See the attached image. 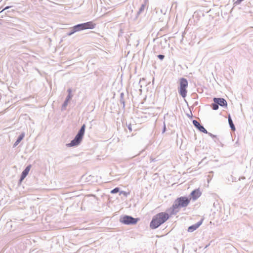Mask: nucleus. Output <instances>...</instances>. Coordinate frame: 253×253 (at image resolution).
Returning <instances> with one entry per match:
<instances>
[{
    "instance_id": "1",
    "label": "nucleus",
    "mask_w": 253,
    "mask_h": 253,
    "mask_svg": "<svg viewBox=\"0 0 253 253\" xmlns=\"http://www.w3.org/2000/svg\"><path fill=\"white\" fill-rule=\"evenodd\" d=\"M191 201V198L187 196L177 197L171 207L167 211H170V215H176L181 208H186Z\"/></svg>"
},
{
    "instance_id": "2",
    "label": "nucleus",
    "mask_w": 253,
    "mask_h": 253,
    "mask_svg": "<svg viewBox=\"0 0 253 253\" xmlns=\"http://www.w3.org/2000/svg\"><path fill=\"white\" fill-rule=\"evenodd\" d=\"M161 212L153 216L150 223V227L152 229H156L166 222L170 216V211Z\"/></svg>"
},
{
    "instance_id": "3",
    "label": "nucleus",
    "mask_w": 253,
    "mask_h": 253,
    "mask_svg": "<svg viewBox=\"0 0 253 253\" xmlns=\"http://www.w3.org/2000/svg\"><path fill=\"white\" fill-rule=\"evenodd\" d=\"M86 126L84 124L78 130L75 137L71 141L70 143L66 144L67 147H77L82 143L85 130Z\"/></svg>"
},
{
    "instance_id": "4",
    "label": "nucleus",
    "mask_w": 253,
    "mask_h": 253,
    "mask_svg": "<svg viewBox=\"0 0 253 253\" xmlns=\"http://www.w3.org/2000/svg\"><path fill=\"white\" fill-rule=\"evenodd\" d=\"M188 84V81L186 78L182 77L179 79L178 92L183 98L187 96Z\"/></svg>"
},
{
    "instance_id": "5",
    "label": "nucleus",
    "mask_w": 253,
    "mask_h": 253,
    "mask_svg": "<svg viewBox=\"0 0 253 253\" xmlns=\"http://www.w3.org/2000/svg\"><path fill=\"white\" fill-rule=\"evenodd\" d=\"M96 26L93 21H88L84 23H79L73 26L75 33L87 29H93Z\"/></svg>"
},
{
    "instance_id": "6",
    "label": "nucleus",
    "mask_w": 253,
    "mask_h": 253,
    "mask_svg": "<svg viewBox=\"0 0 253 253\" xmlns=\"http://www.w3.org/2000/svg\"><path fill=\"white\" fill-rule=\"evenodd\" d=\"M139 218H134L131 215H122L120 216L119 221L125 225H135L138 221Z\"/></svg>"
},
{
    "instance_id": "7",
    "label": "nucleus",
    "mask_w": 253,
    "mask_h": 253,
    "mask_svg": "<svg viewBox=\"0 0 253 253\" xmlns=\"http://www.w3.org/2000/svg\"><path fill=\"white\" fill-rule=\"evenodd\" d=\"M213 103L211 104V107L213 110H217L220 106L224 108H227V101L222 97H214Z\"/></svg>"
},
{
    "instance_id": "8",
    "label": "nucleus",
    "mask_w": 253,
    "mask_h": 253,
    "mask_svg": "<svg viewBox=\"0 0 253 253\" xmlns=\"http://www.w3.org/2000/svg\"><path fill=\"white\" fill-rule=\"evenodd\" d=\"M193 126L200 132L204 133H208L207 130L204 127L203 125L199 123L197 120H193L192 121Z\"/></svg>"
},
{
    "instance_id": "9",
    "label": "nucleus",
    "mask_w": 253,
    "mask_h": 253,
    "mask_svg": "<svg viewBox=\"0 0 253 253\" xmlns=\"http://www.w3.org/2000/svg\"><path fill=\"white\" fill-rule=\"evenodd\" d=\"M202 194L199 188L193 190L190 194L189 197L193 201L196 200Z\"/></svg>"
},
{
    "instance_id": "10",
    "label": "nucleus",
    "mask_w": 253,
    "mask_h": 253,
    "mask_svg": "<svg viewBox=\"0 0 253 253\" xmlns=\"http://www.w3.org/2000/svg\"><path fill=\"white\" fill-rule=\"evenodd\" d=\"M203 220L204 219L202 218L200 221L197 222L196 223L189 226L187 229V231L189 232H193V231H195L201 225L203 222Z\"/></svg>"
},
{
    "instance_id": "11",
    "label": "nucleus",
    "mask_w": 253,
    "mask_h": 253,
    "mask_svg": "<svg viewBox=\"0 0 253 253\" xmlns=\"http://www.w3.org/2000/svg\"><path fill=\"white\" fill-rule=\"evenodd\" d=\"M25 135V134L24 132H22V133H21V134L18 136L15 142L13 144V148L16 147L20 143V142L23 139Z\"/></svg>"
},
{
    "instance_id": "12",
    "label": "nucleus",
    "mask_w": 253,
    "mask_h": 253,
    "mask_svg": "<svg viewBox=\"0 0 253 253\" xmlns=\"http://www.w3.org/2000/svg\"><path fill=\"white\" fill-rule=\"evenodd\" d=\"M32 167L31 165H28L26 166V167L24 169L22 172L21 175L22 176V177H24L26 178V177L28 175L31 168Z\"/></svg>"
},
{
    "instance_id": "13",
    "label": "nucleus",
    "mask_w": 253,
    "mask_h": 253,
    "mask_svg": "<svg viewBox=\"0 0 253 253\" xmlns=\"http://www.w3.org/2000/svg\"><path fill=\"white\" fill-rule=\"evenodd\" d=\"M228 121L229 123V126L231 128V129L233 131H235L236 130L235 126L233 123V122L232 120L231 115L230 114L228 115Z\"/></svg>"
},
{
    "instance_id": "14",
    "label": "nucleus",
    "mask_w": 253,
    "mask_h": 253,
    "mask_svg": "<svg viewBox=\"0 0 253 253\" xmlns=\"http://www.w3.org/2000/svg\"><path fill=\"white\" fill-rule=\"evenodd\" d=\"M146 1H145L144 3L141 5L138 11L137 12L135 19H136L139 16V15L144 11L146 6Z\"/></svg>"
},
{
    "instance_id": "15",
    "label": "nucleus",
    "mask_w": 253,
    "mask_h": 253,
    "mask_svg": "<svg viewBox=\"0 0 253 253\" xmlns=\"http://www.w3.org/2000/svg\"><path fill=\"white\" fill-rule=\"evenodd\" d=\"M68 95L66 97L65 100L70 102L73 97L72 89L69 88L67 89Z\"/></svg>"
},
{
    "instance_id": "16",
    "label": "nucleus",
    "mask_w": 253,
    "mask_h": 253,
    "mask_svg": "<svg viewBox=\"0 0 253 253\" xmlns=\"http://www.w3.org/2000/svg\"><path fill=\"white\" fill-rule=\"evenodd\" d=\"M124 95H125L124 93L123 92H122L120 93V100H119L121 104H122L123 105V109H125V101L124 99Z\"/></svg>"
},
{
    "instance_id": "17",
    "label": "nucleus",
    "mask_w": 253,
    "mask_h": 253,
    "mask_svg": "<svg viewBox=\"0 0 253 253\" xmlns=\"http://www.w3.org/2000/svg\"><path fill=\"white\" fill-rule=\"evenodd\" d=\"M75 33V30L73 27H71L69 29V31L67 33L66 35L68 36H71V35H73Z\"/></svg>"
},
{
    "instance_id": "18",
    "label": "nucleus",
    "mask_w": 253,
    "mask_h": 253,
    "mask_svg": "<svg viewBox=\"0 0 253 253\" xmlns=\"http://www.w3.org/2000/svg\"><path fill=\"white\" fill-rule=\"evenodd\" d=\"M206 134H208L210 136H211L212 139H213L214 141L215 142H216L217 140H218V139L217 138V136L216 135L213 134L209 132H208V133H207Z\"/></svg>"
},
{
    "instance_id": "19",
    "label": "nucleus",
    "mask_w": 253,
    "mask_h": 253,
    "mask_svg": "<svg viewBox=\"0 0 253 253\" xmlns=\"http://www.w3.org/2000/svg\"><path fill=\"white\" fill-rule=\"evenodd\" d=\"M120 191V188L119 187H115L114 189H113L111 191L110 193L111 194H116V193H119Z\"/></svg>"
},
{
    "instance_id": "20",
    "label": "nucleus",
    "mask_w": 253,
    "mask_h": 253,
    "mask_svg": "<svg viewBox=\"0 0 253 253\" xmlns=\"http://www.w3.org/2000/svg\"><path fill=\"white\" fill-rule=\"evenodd\" d=\"M69 102L64 100V102L63 103L62 105L61 110H66V107L68 105Z\"/></svg>"
},
{
    "instance_id": "21",
    "label": "nucleus",
    "mask_w": 253,
    "mask_h": 253,
    "mask_svg": "<svg viewBox=\"0 0 253 253\" xmlns=\"http://www.w3.org/2000/svg\"><path fill=\"white\" fill-rule=\"evenodd\" d=\"M119 195H123L125 197H127V196L128 195H129V192H126V191H120Z\"/></svg>"
},
{
    "instance_id": "22",
    "label": "nucleus",
    "mask_w": 253,
    "mask_h": 253,
    "mask_svg": "<svg viewBox=\"0 0 253 253\" xmlns=\"http://www.w3.org/2000/svg\"><path fill=\"white\" fill-rule=\"evenodd\" d=\"M157 57L161 61H162L164 60L165 56L163 54H159L157 55Z\"/></svg>"
},
{
    "instance_id": "23",
    "label": "nucleus",
    "mask_w": 253,
    "mask_h": 253,
    "mask_svg": "<svg viewBox=\"0 0 253 253\" xmlns=\"http://www.w3.org/2000/svg\"><path fill=\"white\" fill-rule=\"evenodd\" d=\"M25 178V177L23 176L22 177V176L20 175V178L18 180V185H20Z\"/></svg>"
},
{
    "instance_id": "24",
    "label": "nucleus",
    "mask_w": 253,
    "mask_h": 253,
    "mask_svg": "<svg viewBox=\"0 0 253 253\" xmlns=\"http://www.w3.org/2000/svg\"><path fill=\"white\" fill-rule=\"evenodd\" d=\"M189 109H190V114L187 113L186 115V116L189 118L192 119L193 118V115H192V111H191V108H190V107H189Z\"/></svg>"
},
{
    "instance_id": "25",
    "label": "nucleus",
    "mask_w": 253,
    "mask_h": 253,
    "mask_svg": "<svg viewBox=\"0 0 253 253\" xmlns=\"http://www.w3.org/2000/svg\"><path fill=\"white\" fill-rule=\"evenodd\" d=\"M244 0H237L234 3L235 5L240 4Z\"/></svg>"
},
{
    "instance_id": "26",
    "label": "nucleus",
    "mask_w": 253,
    "mask_h": 253,
    "mask_svg": "<svg viewBox=\"0 0 253 253\" xmlns=\"http://www.w3.org/2000/svg\"><path fill=\"white\" fill-rule=\"evenodd\" d=\"M166 130H167V128H166L165 123L164 122L162 133H164L166 132Z\"/></svg>"
},
{
    "instance_id": "27",
    "label": "nucleus",
    "mask_w": 253,
    "mask_h": 253,
    "mask_svg": "<svg viewBox=\"0 0 253 253\" xmlns=\"http://www.w3.org/2000/svg\"><path fill=\"white\" fill-rule=\"evenodd\" d=\"M126 126H127V128L128 129V130H129L130 131H132V127H131V124H129L128 125H127V124H126Z\"/></svg>"
},
{
    "instance_id": "28",
    "label": "nucleus",
    "mask_w": 253,
    "mask_h": 253,
    "mask_svg": "<svg viewBox=\"0 0 253 253\" xmlns=\"http://www.w3.org/2000/svg\"><path fill=\"white\" fill-rule=\"evenodd\" d=\"M13 7V6H12V5L6 6H5V7L3 9V10H2V11H4V10H6V9H9V8H11V7Z\"/></svg>"
},
{
    "instance_id": "29",
    "label": "nucleus",
    "mask_w": 253,
    "mask_h": 253,
    "mask_svg": "<svg viewBox=\"0 0 253 253\" xmlns=\"http://www.w3.org/2000/svg\"><path fill=\"white\" fill-rule=\"evenodd\" d=\"M198 102L197 101H195V102L193 104V106L191 107L190 108H193L194 107L196 106L197 105H198Z\"/></svg>"
},
{
    "instance_id": "30",
    "label": "nucleus",
    "mask_w": 253,
    "mask_h": 253,
    "mask_svg": "<svg viewBox=\"0 0 253 253\" xmlns=\"http://www.w3.org/2000/svg\"><path fill=\"white\" fill-rule=\"evenodd\" d=\"M184 100H185V102L186 103V104L188 105V102H187V101L185 99H184Z\"/></svg>"
},
{
    "instance_id": "31",
    "label": "nucleus",
    "mask_w": 253,
    "mask_h": 253,
    "mask_svg": "<svg viewBox=\"0 0 253 253\" xmlns=\"http://www.w3.org/2000/svg\"><path fill=\"white\" fill-rule=\"evenodd\" d=\"M42 0H39L40 1H42Z\"/></svg>"
}]
</instances>
